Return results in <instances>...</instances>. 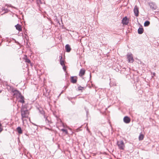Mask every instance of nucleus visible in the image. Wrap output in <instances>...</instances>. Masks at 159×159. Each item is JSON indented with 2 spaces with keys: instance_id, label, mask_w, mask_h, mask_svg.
<instances>
[{
  "instance_id": "24",
  "label": "nucleus",
  "mask_w": 159,
  "mask_h": 159,
  "mask_svg": "<svg viewBox=\"0 0 159 159\" xmlns=\"http://www.w3.org/2000/svg\"><path fill=\"white\" fill-rule=\"evenodd\" d=\"M6 6H7V7H12V6H11V5H6Z\"/></svg>"
},
{
  "instance_id": "22",
  "label": "nucleus",
  "mask_w": 159,
  "mask_h": 159,
  "mask_svg": "<svg viewBox=\"0 0 159 159\" xmlns=\"http://www.w3.org/2000/svg\"><path fill=\"white\" fill-rule=\"evenodd\" d=\"M63 66V69L64 70H66V67L65 66V65H64L63 66Z\"/></svg>"
},
{
  "instance_id": "20",
  "label": "nucleus",
  "mask_w": 159,
  "mask_h": 159,
  "mask_svg": "<svg viewBox=\"0 0 159 159\" xmlns=\"http://www.w3.org/2000/svg\"><path fill=\"white\" fill-rule=\"evenodd\" d=\"M25 61L28 63H30V61L29 59L27 58L26 59Z\"/></svg>"
},
{
  "instance_id": "8",
  "label": "nucleus",
  "mask_w": 159,
  "mask_h": 159,
  "mask_svg": "<svg viewBox=\"0 0 159 159\" xmlns=\"http://www.w3.org/2000/svg\"><path fill=\"white\" fill-rule=\"evenodd\" d=\"M85 73V70L84 69H81L80 71L79 75L82 76L84 75Z\"/></svg>"
},
{
  "instance_id": "26",
  "label": "nucleus",
  "mask_w": 159,
  "mask_h": 159,
  "mask_svg": "<svg viewBox=\"0 0 159 159\" xmlns=\"http://www.w3.org/2000/svg\"><path fill=\"white\" fill-rule=\"evenodd\" d=\"M0 93H1V91H0Z\"/></svg>"
},
{
  "instance_id": "12",
  "label": "nucleus",
  "mask_w": 159,
  "mask_h": 159,
  "mask_svg": "<svg viewBox=\"0 0 159 159\" xmlns=\"http://www.w3.org/2000/svg\"><path fill=\"white\" fill-rule=\"evenodd\" d=\"M138 33L139 34H142L143 31V28H139L138 29Z\"/></svg>"
},
{
  "instance_id": "21",
  "label": "nucleus",
  "mask_w": 159,
  "mask_h": 159,
  "mask_svg": "<svg viewBox=\"0 0 159 159\" xmlns=\"http://www.w3.org/2000/svg\"><path fill=\"white\" fill-rule=\"evenodd\" d=\"M45 121H46V123H49V120H48V118L47 117H46L45 118Z\"/></svg>"
},
{
  "instance_id": "17",
  "label": "nucleus",
  "mask_w": 159,
  "mask_h": 159,
  "mask_svg": "<svg viewBox=\"0 0 159 159\" xmlns=\"http://www.w3.org/2000/svg\"><path fill=\"white\" fill-rule=\"evenodd\" d=\"M2 11H5V13L7 12L8 11V9H5L4 7H3L2 8Z\"/></svg>"
},
{
  "instance_id": "14",
  "label": "nucleus",
  "mask_w": 159,
  "mask_h": 159,
  "mask_svg": "<svg viewBox=\"0 0 159 159\" xmlns=\"http://www.w3.org/2000/svg\"><path fill=\"white\" fill-rule=\"evenodd\" d=\"M17 131L19 134H21L22 133V130L21 128L20 127H18L17 128Z\"/></svg>"
},
{
  "instance_id": "13",
  "label": "nucleus",
  "mask_w": 159,
  "mask_h": 159,
  "mask_svg": "<svg viewBox=\"0 0 159 159\" xmlns=\"http://www.w3.org/2000/svg\"><path fill=\"white\" fill-rule=\"evenodd\" d=\"M61 57L60 59V64L62 66H63L64 64V61L62 59V56H60Z\"/></svg>"
},
{
  "instance_id": "25",
  "label": "nucleus",
  "mask_w": 159,
  "mask_h": 159,
  "mask_svg": "<svg viewBox=\"0 0 159 159\" xmlns=\"http://www.w3.org/2000/svg\"><path fill=\"white\" fill-rule=\"evenodd\" d=\"M87 130L88 131H89V129H88V128H87Z\"/></svg>"
},
{
  "instance_id": "23",
  "label": "nucleus",
  "mask_w": 159,
  "mask_h": 159,
  "mask_svg": "<svg viewBox=\"0 0 159 159\" xmlns=\"http://www.w3.org/2000/svg\"><path fill=\"white\" fill-rule=\"evenodd\" d=\"M82 88L81 87H79L78 88L79 90H81Z\"/></svg>"
},
{
  "instance_id": "19",
  "label": "nucleus",
  "mask_w": 159,
  "mask_h": 159,
  "mask_svg": "<svg viewBox=\"0 0 159 159\" xmlns=\"http://www.w3.org/2000/svg\"><path fill=\"white\" fill-rule=\"evenodd\" d=\"M2 125L1 123H0V133L2 130L3 129L2 127Z\"/></svg>"
},
{
  "instance_id": "2",
  "label": "nucleus",
  "mask_w": 159,
  "mask_h": 159,
  "mask_svg": "<svg viewBox=\"0 0 159 159\" xmlns=\"http://www.w3.org/2000/svg\"><path fill=\"white\" fill-rule=\"evenodd\" d=\"M13 95L14 97H16L18 99H20L18 100L19 102L23 103L24 102V97L21 95L18 91H15L14 92Z\"/></svg>"
},
{
  "instance_id": "3",
  "label": "nucleus",
  "mask_w": 159,
  "mask_h": 159,
  "mask_svg": "<svg viewBox=\"0 0 159 159\" xmlns=\"http://www.w3.org/2000/svg\"><path fill=\"white\" fill-rule=\"evenodd\" d=\"M117 144L120 149H124L125 146L124 143L122 141H118L117 142Z\"/></svg>"
},
{
  "instance_id": "7",
  "label": "nucleus",
  "mask_w": 159,
  "mask_h": 159,
  "mask_svg": "<svg viewBox=\"0 0 159 159\" xmlns=\"http://www.w3.org/2000/svg\"><path fill=\"white\" fill-rule=\"evenodd\" d=\"M124 122L126 123H129L130 122V120L129 118L127 116H125L123 119Z\"/></svg>"
},
{
  "instance_id": "10",
  "label": "nucleus",
  "mask_w": 159,
  "mask_h": 159,
  "mask_svg": "<svg viewBox=\"0 0 159 159\" xmlns=\"http://www.w3.org/2000/svg\"><path fill=\"white\" fill-rule=\"evenodd\" d=\"M77 81V79L76 77H71V82L73 83H75Z\"/></svg>"
},
{
  "instance_id": "16",
  "label": "nucleus",
  "mask_w": 159,
  "mask_h": 159,
  "mask_svg": "<svg viewBox=\"0 0 159 159\" xmlns=\"http://www.w3.org/2000/svg\"><path fill=\"white\" fill-rule=\"evenodd\" d=\"M143 135L142 134H140L139 137V139L140 140H142L143 139Z\"/></svg>"
},
{
  "instance_id": "5",
  "label": "nucleus",
  "mask_w": 159,
  "mask_h": 159,
  "mask_svg": "<svg viewBox=\"0 0 159 159\" xmlns=\"http://www.w3.org/2000/svg\"><path fill=\"white\" fill-rule=\"evenodd\" d=\"M134 11L135 16H138L139 15V11L138 8L136 6L134 7Z\"/></svg>"
},
{
  "instance_id": "1",
  "label": "nucleus",
  "mask_w": 159,
  "mask_h": 159,
  "mask_svg": "<svg viewBox=\"0 0 159 159\" xmlns=\"http://www.w3.org/2000/svg\"><path fill=\"white\" fill-rule=\"evenodd\" d=\"M21 119L24 123V121L25 120L24 118H28L29 115V112L26 109L22 108L21 109Z\"/></svg>"
},
{
  "instance_id": "18",
  "label": "nucleus",
  "mask_w": 159,
  "mask_h": 159,
  "mask_svg": "<svg viewBox=\"0 0 159 159\" xmlns=\"http://www.w3.org/2000/svg\"><path fill=\"white\" fill-rule=\"evenodd\" d=\"M61 131L65 132L66 134H68V132L67 130L65 129H61Z\"/></svg>"
},
{
  "instance_id": "6",
  "label": "nucleus",
  "mask_w": 159,
  "mask_h": 159,
  "mask_svg": "<svg viewBox=\"0 0 159 159\" xmlns=\"http://www.w3.org/2000/svg\"><path fill=\"white\" fill-rule=\"evenodd\" d=\"M122 24L124 25H127L129 23L128 20L126 17H125L122 20Z\"/></svg>"
},
{
  "instance_id": "9",
  "label": "nucleus",
  "mask_w": 159,
  "mask_h": 159,
  "mask_svg": "<svg viewBox=\"0 0 159 159\" xmlns=\"http://www.w3.org/2000/svg\"><path fill=\"white\" fill-rule=\"evenodd\" d=\"M16 29L17 30H18L19 31H20L22 30V28L21 26L20 25L18 24L17 25L15 26Z\"/></svg>"
},
{
  "instance_id": "11",
  "label": "nucleus",
  "mask_w": 159,
  "mask_h": 159,
  "mask_svg": "<svg viewBox=\"0 0 159 159\" xmlns=\"http://www.w3.org/2000/svg\"><path fill=\"white\" fill-rule=\"evenodd\" d=\"M65 49L66 51L67 52H69L71 50V48L70 46L68 44H66L65 46Z\"/></svg>"
},
{
  "instance_id": "4",
  "label": "nucleus",
  "mask_w": 159,
  "mask_h": 159,
  "mask_svg": "<svg viewBox=\"0 0 159 159\" xmlns=\"http://www.w3.org/2000/svg\"><path fill=\"white\" fill-rule=\"evenodd\" d=\"M127 56L129 62H133L134 61V59L132 54L131 53H128Z\"/></svg>"
},
{
  "instance_id": "15",
  "label": "nucleus",
  "mask_w": 159,
  "mask_h": 159,
  "mask_svg": "<svg viewBox=\"0 0 159 159\" xmlns=\"http://www.w3.org/2000/svg\"><path fill=\"white\" fill-rule=\"evenodd\" d=\"M150 24V22L148 21H146L144 23V26H148Z\"/></svg>"
}]
</instances>
